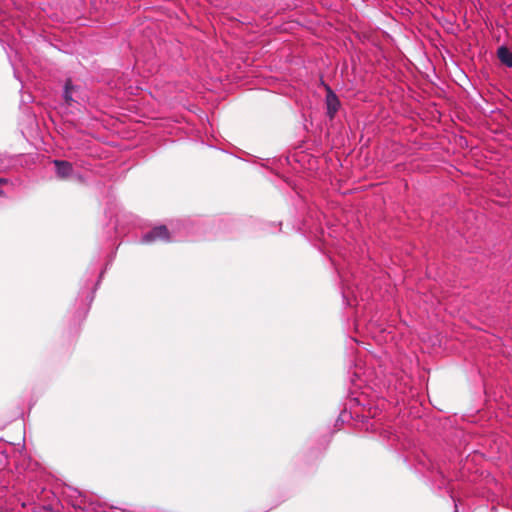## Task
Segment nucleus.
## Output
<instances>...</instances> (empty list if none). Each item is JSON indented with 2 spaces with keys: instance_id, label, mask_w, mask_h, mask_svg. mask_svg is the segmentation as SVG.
I'll return each instance as SVG.
<instances>
[{
  "instance_id": "f257e3e1",
  "label": "nucleus",
  "mask_w": 512,
  "mask_h": 512,
  "mask_svg": "<svg viewBox=\"0 0 512 512\" xmlns=\"http://www.w3.org/2000/svg\"><path fill=\"white\" fill-rule=\"evenodd\" d=\"M157 240L169 242V241L178 240V238L171 237V235L165 225H160V226L154 227L152 230H150L149 232L144 234L142 237L143 243H151V242H154Z\"/></svg>"
},
{
  "instance_id": "f03ea898",
  "label": "nucleus",
  "mask_w": 512,
  "mask_h": 512,
  "mask_svg": "<svg viewBox=\"0 0 512 512\" xmlns=\"http://www.w3.org/2000/svg\"><path fill=\"white\" fill-rule=\"evenodd\" d=\"M70 498L71 505L75 509H79L82 511H88L89 509H94L92 507L93 502L88 499V497L77 489L71 490L70 494H68Z\"/></svg>"
},
{
  "instance_id": "7ed1b4c3",
  "label": "nucleus",
  "mask_w": 512,
  "mask_h": 512,
  "mask_svg": "<svg viewBox=\"0 0 512 512\" xmlns=\"http://www.w3.org/2000/svg\"><path fill=\"white\" fill-rule=\"evenodd\" d=\"M80 88L72 84V81L68 79L64 85L63 98L68 106H71L73 102H78Z\"/></svg>"
},
{
  "instance_id": "20e7f679",
  "label": "nucleus",
  "mask_w": 512,
  "mask_h": 512,
  "mask_svg": "<svg viewBox=\"0 0 512 512\" xmlns=\"http://www.w3.org/2000/svg\"><path fill=\"white\" fill-rule=\"evenodd\" d=\"M327 94H326V107H327V115L329 118H334L340 107V101L337 95L332 91V89L327 86Z\"/></svg>"
},
{
  "instance_id": "39448f33",
  "label": "nucleus",
  "mask_w": 512,
  "mask_h": 512,
  "mask_svg": "<svg viewBox=\"0 0 512 512\" xmlns=\"http://www.w3.org/2000/svg\"><path fill=\"white\" fill-rule=\"evenodd\" d=\"M53 163L56 168V174L59 178L66 179L71 176L73 166L70 162L65 160H54Z\"/></svg>"
},
{
  "instance_id": "423d86ee",
  "label": "nucleus",
  "mask_w": 512,
  "mask_h": 512,
  "mask_svg": "<svg viewBox=\"0 0 512 512\" xmlns=\"http://www.w3.org/2000/svg\"><path fill=\"white\" fill-rule=\"evenodd\" d=\"M497 56L501 63L512 68V52L505 46H501L497 50Z\"/></svg>"
},
{
  "instance_id": "0eeeda50",
  "label": "nucleus",
  "mask_w": 512,
  "mask_h": 512,
  "mask_svg": "<svg viewBox=\"0 0 512 512\" xmlns=\"http://www.w3.org/2000/svg\"><path fill=\"white\" fill-rule=\"evenodd\" d=\"M378 410H379V407L376 406V407H369L368 408V414L367 415H364V417H372V418H375L378 414Z\"/></svg>"
},
{
  "instance_id": "6e6552de",
  "label": "nucleus",
  "mask_w": 512,
  "mask_h": 512,
  "mask_svg": "<svg viewBox=\"0 0 512 512\" xmlns=\"http://www.w3.org/2000/svg\"><path fill=\"white\" fill-rule=\"evenodd\" d=\"M8 169V163L4 157L0 155V172Z\"/></svg>"
},
{
  "instance_id": "1a4fd4ad",
  "label": "nucleus",
  "mask_w": 512,
  "mask_h": 512,
  "mask_svg": "<svg viewBox=\"0 0 512 512\" xmlns=\"http://www.w3.org/2000/svg\"><path fill=\"white\" fill-rule=\"evenodd\" d=\"M12 183L9 178L0 177V185H6Z\"/></svg>"
},
{
  "instance_id": "9d476101",
  "label": "nucleus",
  "mask_w": 512,
  "mask_h": 512,
  "mask_svg": "<svg viewBox=\"0 0 512 512\" xmlns=\"http://www.w3.org/2000/svg\"><path fill=\"white\" fill-rule=\"evenodd\" d=\"M342 295H343L344 299L348 300V293L346 292V290L342 291ZM347 304L348 305H353L350 301H347Z\"/></svg>"
},
{
  "instance_id": "9b49d317",
  "label": "nucleus",
  "mask_w": 512,
  "mask_h": 512,
  "mask_svg": "<svg viewBox=\"0 0 512 512\" xmlns=\"http://www.w3.org/2000/svg\"><path fill=\"white\" fill-rule=\"evenodd\" d=\"M94 293H95V291H92V292H91V294H90V296H89V303H91V302L93 301V299H94Z\"/></svg>"
},
{
  "instance_id": "f8f14e48",
  "label": "nucleus",
  "mask_w": 512,
  "mask_h": 512,
  "mask_svg": "<svg viewBox=\"0 0 512 512\" xmlns=\"http://www.w3.org/2000/svg\"><path fill=\"white\" fill-rule=\"evenodd\" d=\"M4 191L2 189H0V196H4Z\"/></svg>"
}]
</instances>
